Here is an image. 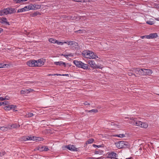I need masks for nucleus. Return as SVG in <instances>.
<instances>
[{
  "label": "nucleus",
  "mask_w": 159,
  "mask_h": 159,
  "mask_svg": "<svg viewBox=\"0 0 159 159\" xmlns=\"http://www.w3.org/2000/svg\"><path fill=\"white\" fill-rule=\"evenodd\" d=\"M1 94H0V96ZM4 99H3V98L2 97H0V101H3Z\"/></svg>",
  "instance_id": "5fc2aeb1"
},
{
  "label": "nucleus",
  "mask_w": 159,
  "mask_h": 159,
  "mask_svg": "<svg viewBox=\"0 0 159 159\" xmlns=\"http://www.w3.org/2000/svg\"><path fill=\"white\" fill-rule=\"evenodd\" d=\"M82 55L83 57L87 59H93L98 57L93 52L89 50L84 51L82 53Z\"/></svg>",
  "instance_id": "7ed1b4c3"
},
{
  "label": "nucleus",
  "mask_w": 159,
  "mask_h": 159,
  "mask_svg": "<svg viewBox=\"0 0 159 159\" xmlns=\"http://www.w3.org/2000/svg\"><path fill=\"white\" fill-rule=\"evenodd\" d=\"M2 104H4L5 105L7 106L9 105V102L8 101H4L2 102Z\"/></svg>",
  "instance_id": "79ce46f5"
},
{
  "label": "nucleus",
  "mask_w": 159,
  "mask_h": 159,
  "mask_svg": "<svg viewBox=\"0 0 159 159\" xmlns=\"http://www.w3.org/2000/svg\"><path fill=\"white\" fill-rule=\"evenodd\" d=\"M2 102H0V106H2Z\"/></svg>",
  "instance_id": "bf43d9fd"
},
{
  "label": "nucleus",
  "mask_w": 159,
  "mask_h": 159,
  "mask_svg": "<svg viewBox=\"0 0 159 159\" xmlns=\"http://www.w3.org/2000/svg\"><path fill=\"white\" fill-rule=\"evenodd\" d=\"M73 1L78 2H84V0H72Z\"/></svg>",
  "instance_id": "37998d69"
},
{
  "label": "nucleus",
  "mask_w": 159,
  "mask_h": 159,
  "mask_svg": "<svg viewBox=\"0 0 159 159\" xmlns=\"http://www.w3.org/2000/svg\"><path fill=\"white\" fill-rule=\"evenodd\" d=\"M102 145H95V144H93V146L94 147H95V148H96V147H98V148H100V147H102Z\"/></svg>",
  "instance_id": "a19ab883"
},
{
  "label": "nucleus",
  "mask_w": 159,
  "mask_h": 159,
  "mask_svg": "<svg viewBox=\"0 0 159 159\" xmlns=\"http://www.w3.org/2000/svg\"><path fill=\"white\" fill-rule=\"evenodd\" d=\"M72 46L73 47L75 48H79L78 44L75 41L74 42Z\"/></svg>",
  "instance_id": "bb28decb"
},
{
  "label": "nucleus",
  "mask_w": 159,
  "mask_h": 159,
  "mask_svg": "<svg viewBox=\"0 0 159 159\" xmlns=\"http://www.w3.org/2000/svg\"><path fill=\"white\" fill-rule=\"evenodd\" d=\"M75 33L76 34H85L86 33V31L85 30H78L75 31Z\"/></svg>",
  "instance_id": "dca6fc26"
},
{
  "label": "nucleus",
  "mask_w": 159,
  "mask_h": 159,
  "mask_svg": "<svg viewBox=\"0 0 159 159\" xmlns=\"http://www.w3.org/2000/svg\"><path fill=\"white\" fill-rule=\"evenodd\" d=\"M44 64L43 60L41 59L38 60H30L27 62V65L30 67H40L43 65Z\"/></svg>",
  "instance_id": "f03ea898"
},
{
  "label": "nucleus",
  "mask_w": 159,
  "mask_h": 159,
  "mask_svg": "<svg viewBox=\"0 0 159 159\" xmlns=\"http://www.w3.org/2000/svg\"><path fill=\"white\" fill-rule=\"evenodd\" d=\"M6 9V14L7 15L8 14H12L16 12V10H15V9L12 8H5Z\"/></svg>",
  "instance_id": "1a4fd4ad"
},
{
  "label": "nucleus",
  "mask_w": 159,
  "mask_h": 159,
  "mask_svg": "<svg viewBox=\"0 0 159 159\" xmlns=\"http://www.w3.org/2000/svg\"><path fill=\"white\" fill-rule=\"evenodd\" d=\"M33 141L36 142L43 141V138L40 137H37L35 136H33Z\"/></svg>",
  "instance_id": "2eb2a0df"
},
{
  "label": "nucleus",
  "mask_w": 159,
  "mask_h": 159,
  "mask_svg": "<svg viewBox=\"0 0 159 159\" xmlns=\"http://www.w3.org/2000/svg\"><path fill=\"white\" fill-rule=\"evenodd\" d=\"M17 106L14 105H9L5 106L4 107V109L5 111H9L12 110L13 111H17L18 110H16Z\"/></svg>",
  "instance_id": "39448f33"
},
{
  "label": "nucleus",
  "mask_w": 159,
  "mask_h": 159,
  "mask_svg": "<svg viewBox=\"0 0 159 159\" xmlns=\"http://www.w3.org/2000/svg\"><path fill=\"white\" fill-rule=\"evenodd\" d=\"M23 8H24L25 11H28L33 8H32V5H30L28 6H25Z\"/></svg>",
  "instance_id": "412c9836"
},
{
  "label": "nucleus",
  "mask_w": 159,
  "mask_h": 159,
  "mask_svg": "<svg viewBox=\"0 0 159 159\" xmlns=\"http://www.w3.org/2000/svg\"><path fill=\"white\" fill-rule=\"evenodd\" d=\"M146 23L150 25H152L154 23L153 21L150 20H148L146 22Z\"/></svg>",
  "instance_id": "72a5a7b5"
},
{
  "label": "nucleus",
  "mask_w": 159,
  "mask_h": 159,
  "mask_svg": "<svg viewBox=\"0 0 159 159\" xmlns=\"http://www.w3.org/2000/svg\"><path fill=\"white\" fill-rule=\"evenodd\" d=\"M73 63L77 67L79 68H82L84 69H89V66L86 64H84L82 61L77 60H74Z\"/></svg>",
  "instance_id": "20e7f679"
},
{
  "label": "nucleus",
  "mask_w": 159,
  "mask_h": 159,
  "mask_svg": "<svg viewBox=\"0 0 159 159\" xmlns=\"http://www.w3.org/2000/svg\"><path fill=\"white\" fill-rule=\"evenodd\" d=\"M34 83V82L33 81H27L26 82V83L27 84H32Z\"/></svg>",
  "instance_id": "603ef678"
},
{
  "label": "nucleus",
  "mask_w": 159,
  "mask_h": 159,
  "mask_svg": "<svg viewBox=\"0 0 159 159\" xmlns=\"http://www.w3.org/2000/svg\"><path fill=\"white\" fill-rule=\"evenodd\" d=\"M158 95H159V94Z\"/></svg>",
  "instance_id": "680f3d73"
},
{
  "label": "nucleus",
  "mask_w": 159,
  "mask_h": 159,
  "mask_svg": "<svg viewBox=\"0 0 159 159\" xmlns=\"http://www.w3.org/2000/svg\"><path fill=\"white\" fill-rule=\"evenodd\" d=\"M61 55L64 56L66 58H67V57L68 56L72 57V56H73V54H72V53H70V54H62Z\"/></svg>",
  "instance_id": "cd10ccee"
},
{
  "label": "nucleus",
  "mask_w": 159,
  "mask_h": 159,
  "mask_svg": "<svg viewBox=\"0 0 159 159\" xmlns=\"http://www.w3.org/2000/svg\"><path fill=\"white\" fill-rule=\"evenodd\" d=\"M61 76H69V75L68 74H62L61 75Z\"/></svg>",
  "instance_id": "6e6d98bb"
},
{
  "label": "nucleus",
  "mask_w": 159,
  "mask_h": 159,
  "mask_svg": "<svg viewBox=\"0 0 159 159\" xmlns=\"http://www.w3.org/2000/svg\"><path fill=\"white\" fill-rule=\"evenodd\" d=\"M74 41H69L64 42V43L67 44L68 45H72Z\"/></svg>",
  "instance_id": "393cba45"
},
{
  "label": "nucleus",
  "mask_w": 159,
  "mask_h": 159,
  "mask_svg": "<svg viewBox=\"0 0 159 159\" xmlns=\"http://www.w3.org/2000/svg\"><path fill=\"white\" fill-rule=\"evenodd\" d=\"M5 8L0 10V16L7 15L6 12Z\"/></svg>",
  "instance_id": "a211bd4d"
},
{
  "label": "nucleus",
  "mask_w": 159,
  "mask_h": 159,
  "mask_svg": "<svg viewBox=\"0 0 159 159\" xmlns=\"http://www.w3.org/2000/svg\"><path fill=\"white\" fill-rule=\"evenodd\" d=\"M88 63L90 66V67L93 69L95 68H99L102 69V66L101 65H96L95 61L93 60H89L88 61Z\"/></svg>",
  "instance_id": "423d86ee"
},
{
  "label": "nucleus",
  "mask_w": 159,
  "mask_h": 159,
  "mask_svg": "<svg viewBox=\"0 0 159 159\" xmlns=\"http://www.w3.org/2000/svg\"><path fill=\"white\" fill-rule=\"evenodd\" d=\"M34 116V114L32 113L28 112L26 114L25 116L27 117H31Z\"/></svg>",
  "instance_id": "c85d7f7f"
},
{
  "label": "nucleus",
  "mask_w": 159,
  "mask_h": 159,
  "mask_svg": "<svg viewBox=\"0 0 159 159\" xmlns=\"http://www.w3.org/2000/svg\"><path fill=\"white\" fill-rule=\"evenodd\" d=\"M0 22L2 23L5 24L6 25H9V22L7 21V20L6 18L2 17L0 18Z\"/></svg>",
  "instance_id": "f8f14e48"
},
{
  "label": "nucleus",
  "mask_w": 159,
  "mask_h": 159,
  "mask_svg": "<svg viewBox=\"0 0 159 159\" xmlns=\"http://www.w3.org/2000/svg\"><path fill=\"white\" fill-rule=\"evenodd\" d=\"M34 138H33V137H29V136H27V137L26 138V139L25 140V141L27 140H33Z\"/></svg>",
  "instance_id": "473e14b6"
},
{
  "label": "nucleus",
  "mask_w": 159,
  "mask_h": 159,
  "mask_svg": "<svg viewBox=\"0 0 159 159\" xmlns=\"http://www.w3.org/2000/svg\"><path fill=\"white\" fill-rule=\"evenodd\" d=\"M94 152L95 154H99V152L98 151H95Z\"/></svg>",
  "instance_id": "864d4df0"
},
{
  "label": "nucleus",
  "mask_w": 159,
  "mask_h": 159,
  "mask_svg": "<svg viewBox=\"0 0 159 159\" xmlns=\"http://www.w3.org/2000/svg\"><path fill=\"white\" fill-rule=\"evenodd\" d=\"M86 112H94V113H97L98 112V111L97 109H92L90 110H86L85 111Z\"/></svg>",
  "instance_id": "b1692460"
},
{
  "label": "nucleus",
  "mask_w": 159,
  "mask_h": 159,
  "mask_svg": "<svg viewBox=\"0 0 159 159\" xmlns=\"http://www.w3.org/2000/svg\"><path fill=\"white\" fill-rule=\"evenodd\" d=\"M126 159H132V157H129V158H126Z\"/></svg>",
  "instance_id": "052dcab7"
},
{
  "label": "nucleus",
  "mask_w": 159,
  "mask_h": 159,
  "mask_svg": "<svg viewBox=\"0 0 159 159\" xmlns=\"http://www.w3.org/2000/svg\"><path fill=\"white\" fill-rule=\"evenodd\" d=\"M57 43L58 45L61 44V45H62L64 43V42H60L58 41L57 40V43Z\"/></svg>",
  "instance_id": "c03bdc74"
},
{
  "label": "nucleus",
  "mask_w": 159,
  "mask_h": 159,
  "mask_svg": "<svg viewBox=\"0 0 159 159\" xmlns=\"http://www.w3.org/2000/svg\"><path fill=\"white\" fill-rule=\"evenodd\" d=\"M128 75L129 76H132L133 75H134L135 77H136V75L135 74H134L131 72H128Z\"/></svg>",
  "instance_id": "f704fd0d"
},
{
  "label": "nucleus",
  "mask_w": 159,
  "mask_h": 159,
  "mask_svg": "<svg viewBox=\"0 0 159 159\" xmlns=\"http://www.w3.org/2000/svg\"><path fill=\"white\" fill-rule=\"evenodd\" d=\"M10 99V98L7 96H6L4 98H3V99L4 100H8Z\"/></svg>",
  "instance_id": "a18cd8bd"
},
{
  "label": "nucleus",
  "mask_w": 159,
  "mask_h": 159,
  "mask_svg": "<svg viewBox=\"0 0 159 159\" xmlns=\"http://www.w3.org/2000/svg\"><path fill=\"white\" fill-rule=\"evenodd\" d=\"M54 64L56 65H58L59 66H61L63 65L65 67L66 66L65 63L62 61L55 62H54Z\"/></svg>",
  "instance_id": "4468645a"
},
{
  "label": "nucleus",
  "mask_w": 159,
  "mask_h": 159,
  "mask_svg": "<svg viewBox=\"0 0 159 159\" xmlns=\"http://www.w3.org/2000/svg\"><path fill=\"white\" fill-rule=\"evenodd\" d=\"M48 40L49 42L52 43H57V40L53 38L49 39Z\"/></svg>",
  "instance_id": "a878e982"
},
{
  "label": "nucleus",
  "mask_w": 159,
  "mask_h": 159,
  "mask_svg": "<svg viewBox=\"0 0 159 159\" xmlns=\"http://www.w3.org/2000/svg\"><path fill=\"white\" fill-rule=\"evenodd\" d=\"M143 69L138 68L136 74L142 75L143 74Z\"/></svg>",
  "instance_id": "5701e85b"
},
{
  "label": "nucleus",
  "mask_w": 159,
  "mask_h": 159,
  "mask_svg": "<svg viewBox=\"0 0 159 159\" xmlns=\"http://www.w3.org/2000/svg\"><path fill=\"white\" fill-rule=\"evenodd\" d=\"M128 143L125 141H120L118 142L115 143L116 146L117 148H121L125 146L128 145Z\"/></svg>",
  "instance_id": "0eeeda50"
},
{
  "label": "nucleus",
  "mask_w": 159,
  "mask_h": 159,
  "mask_svg": "<svg viewBox=\"0 0 159 159\" xmlns=\"http://www.w3.org/2000/svg\"><path fill=\"white\" fill-rule=\"evenodd\" d=\"M148 39H152L156 38L158 37V35L156 33H152L148 35Z\"/></svg>",
  "instance_id": "ddd939ff"
},
{
  "label": "nucleus",
  "mask_w": 159,
  "mask_h": 159,
  "mask_svg": "<svg viewBox=\"0 0 159 159\" xmlns=\"http://www.w3.org/2000/svg\"><path fill=\"white\" fill-rule=\"evenodd\" d=\"M85 105H90V103L87 102H85L83 103Z\"/></svg>",
  "instance_id": "3c124183"
},
{
  "label": "nucleus",
  "mask_w": 159,
  "mask_h": 159,
  "mask_svg": "<svg viewBox=\"0 0 159 159\" xmlns=\"http://www.w3.org/2000/svg\"><path fill=\"white\" fill-rule=\"evenodd\" d=\"M143 75H150L152 73V70L148 69H143Z\"/></svg>",
  "instance_id": "6e6552de"
},
{
  "label": "nucleus",
  "mask_w": 159,
  "mask_h": 159,
  "mask_svg": "<svg viewBox=\"0 0 159 159\" xmlns=\"http://www.w3.org/2000/svg\"><path fill=\"white\" fill-rule=\"evenodd\" d=\"M27 90H28L27 93H29L31 92H32L33 91H34V90L32 89H27Z\"/></svg>",
  "instance_id": "09e8293b"
},
{
  "label": "nucleus",
  "mask_w": 159,
  "mask_h": 159,
  "mask_svg": "<svg viewBox=\"0 0 159 159\" xmlns=\"http://www.w3.org/2000/svg\"><path fill=\"white\" fill-rule=\"evenodd\" d=\"M66 148L70 151H77V148L73 145H68L66 146Z\"/></svg>",
  "instance_id": "9d476101"
},
{
  "label": "nucleus",
  "mask_w": 159,
  "mask_h": 159,
  "mask_svg": "<svg viewBox=\"0 0 159 159\" xmlns=\"http://www.w3.org/2000/svg\"><path fill=\"white\" fill-rule=\"evenodd\" d=\"M24 11H25V10H24V9L23 8H22L19 9L17 11L18 12H21Z\"/></svg>",
  "instance_id": "58836bf2"
},
{
  "label": "nucleus",
  "mask_w": 159,
  "mask_h": 159,
  "mask_svg": "<svg viewBox=\"0 0 159 159\" xmlns=\"http://www.w3.org/2000/svg\"><path fill=\"white\" fill-rule=\"evenodd\" d=\"M27 0H15L16 3H20L21 2H25L27 1Z\"/></svg>",
  "instance_id": "4c0bfd02"
},
{
  "label": "nucleus",
  "mask_w": 159,
  "mask_h": 159,
  "mask_svg": "<svg viewBox=\"0 0 159 159\" xmlns=\"http://www.w3.org/2000/svg\"><path fill=\"white\" fill-rule=\"evenodd\" d=\"M2 31V28H0V33H1V32Z\"/></svg>",
  "instance_id": "13d9d810"
},
{
  "label": "nucleus",
  "mask_w": 159,
  "mask_h": 159,
  "mask_svg": "<svg viewBox=\"0 0 159 159\" xmlns=\"http://www.w3.org/2000/svg\"><path fill=\"white\" fill-rule=\"evenodd\" d=\"M103 157H100L96 158L94 157H89L88 158V159H103Z\"/></svg>",
  "instance_id": "2f4dec72"
},
{
  "label": "nucleus",
  "mask_w": 159,
  "mask_h": 159,
  "mask_svg": "<svg viewBox=\"0 0 159 159\" xmlns=\"http://www.w3.org/2000/svg\"><path fill=\"white\" fill-rule=\"evenodd\" d=\"M3 66H2V64H0V68H3Z\"/></svg>",
  "instance_id": "4d7b16f0"
},
{
  "label": "nucleus",
  "mask_w": 159,
  "mask_h": 159,
  "mask_svg": "<svg viewBox=\"0 0 159 159\" xmlns=\"http://www.w3.org/2000/svg\"><path fill=\"white\" fill-rule=\"evenodd\" d=\"M125 119L127 118L129 120H130L129 123L131 125L136 126H138L140 127L146 128L148 126V125L147 123L143 122L140 121L138 120L137 118L132 117H125Z\"/></svg>",
  "instance_id": "f257e3e1"
},
{
  "label": "nucleus",
  "mask_w": 159,
  "mask_h": 159,
  "mask_svg": "<svg viewBox=\"0 0 159 159\" xmlns=\"http://www.w3.org/2000/svg\"><path fill=\"white\" fill-rule=\"evenodd\" d=\"M27 92H28V90H27V89H26L25 90H21L20 91V93L21 94H24L25 93H27Z\"/></svg>",
  "instance_id": "c9c22d12"
},
{
  "label": "nucleus",
  "mask_w": 159,
  "mask_h": 159,
  "mask_svg": "<svg viewBox=\"0 0 159 159\" xmlns=\"http://www.w3.org/2000/svg\"><path fill=\"white\" fill-rule=\"evenodd\" d=\"M7 128L4 127H0V130L3 131L6 130V129Z\"/></svg>",
  "instance_id": "ea45409f"
},
{
  "label": "nucleus",
  "mask_w": 159,
  "mask_h": 159,
  "mask_svg": "<svg viewBox=\"0 0 159 159\" xmlns=\"http://www.w3.org/2000/svg\"><path fill=\"white\" fill-rule=\"evenodd\" d=\"M141 38L142 39H143L144 38H146V39H148V35L141 36Z\"/></svg>",
  "instance_id": "49530a36"
},
{
  "label": "nucleus",
  "mask_w": 159,
  "mask_h": 159,
  "mask_svg": "<svg viewBox=\"0 0 159 159\" xmlns=\"http://www.w3.org/2000/svg\"><path fill=\"white\" fill-rule=\"evenodd\" d=\"M20 125L15 123L12 125H8L7 127L10 129L18 128L20 127Z\"/></svg>",
  "instance_id": "9b49d317"
},
{
  "label": "nucleus",
  "mask_w": 159,
  "mask_h": 159,
  "mask_svg": "<svg viewBox=\"0 0 159 159\" xmlns=\"http://www.w3.org/2000/svg\"><path fill=\"white\" fill-rule=\"evenodd\" d=\"M44 146H39L34 149L35 151L39 150L41 152L43 151Z\"/></svg>",
  "instance_id": "f3484780"
},
{
  "label": "nucleus",
  "mask_w": 159,
  "mask_h": 159,
  "mask_svg": "<svg viewBox=\"0 0 159 159\" xmlns=\"http://www.w3.org/2000/svg\"><path fill=\"white\" fill-rule=\"evenodd\" d=\"M110 157L111 158H114L115 157H116L117 156V155L116 154V153L114 152H111L109 155Z\"/></svg>",
  "instance_id": "6ab92c4d"
},
{
  "label": "nucleus",
  "mask_w": 159,
  "mask_h": 159,
  "mask_svg": "<svg viewBox=\"0 0 159 159\" xmlns=\"http://www.w3.org/2000/svg\"><path fill=\"white\" fill-rule=\"evenodd\" d=\"M114 136L120 138H123L125 136V135L123 134H115L114 135Z\"/></svg>",
  "instance_id": "c756f323"
},
{
  "label": "nucleus",
  "mask_w": 159,
  "mask_h": 159,
  "mask_svg": "<svg viewBox=\"0 0 159 159\" xmlns=\"http://www.w3.org/2000/svg\"><path fill=\"white\" fill-rule=\"evenodd\" d=\"M57 75V76H61V75L60 74H49V75Z\"/></svg>",
  "instance_id": "8fccbe9b"
},
{
  "label": "nucleus",
  "mask_w": 159,
  "mask_h": 159,
  "mask_svg": "<svg viewBox=\"0 0 159 159\" xmlns=\"http://www.w3.org/2000/svg\"><path fill=\"white\" fill-rule=\"evenodd\" d=\"M138 69V68H133L130 70V71H132L136 74Z\"/></svg>",
  "instance_id": "7c9ffc66"
},
{
  "label": "nucleus",
  "mask_w": 159,
  "mask_h": 159,
  "mask_svg": "<svg viewBox=\"0 0 159 159\" xmlns=\"http://www.w3.org/2000/svg\"><path fill=\"white\" fill-rule=\"evenodd\" d=\"M111 125H114V126H117L118 127V128H119V125H118V124H115L113 122H111Z\"/></svg>",
  "instance_id": "de8ad7c7"
},
{
  "label": "nucleus",
  "mask_w": 159,
  "mask_h": 159,
  "mask_svg": "<svg viewBox=\"0 0 159 159\" xmlns=\"http://www.w3.org/2000/svg\"><path fill=\"white\" fill-rule=\"evenodd\" d=\"M49 150V149L47 146H44L43 151H47Z\"/></svg>",
  "instance_id": "e433bc0d"
},
{
  "label": "nucleus",
  "mask_w": 159,
  "mask_h": 159,
  "mask_svg": "<svg viewBox=\"0 0 159 159\" xmlns=\"http://www.w3.org/2000/svg\"><path fill=\"white\" fill-rule=\"evenodd\" d=\"M23 8H24L25 11H28L33 8H32V5H30L28 6H25Z\"/></svg>",
  "instance_id": "aec40b11"
},
{
  "label": "nucleus",
  "mask_w": 159,
  "mask_h": 159,
  "mask_svg": "<svg viewBox=\"0 0 159 159\" xmlns=\"http://www.w3.org/2000/svg\"><path fill=\"white\" fill-rule=\"evenodd\" d=\"M94 139H89L86 142V144H89L92 143L94 141Z\"/></svg>",
  "instance_id": "4be33fe9"
}]
</instances>
